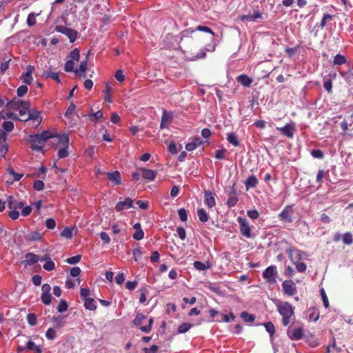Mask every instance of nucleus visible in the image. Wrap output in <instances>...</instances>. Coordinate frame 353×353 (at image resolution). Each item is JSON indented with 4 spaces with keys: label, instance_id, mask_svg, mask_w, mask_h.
<instances>
[{
    "label": "nucleus",
    "instance_id": "680f3d73",
    "mask_svg": "<svg viewBox=\"0 0 353 353\" xmlns=\"http://www.w3.org/2000/svg\"><path fill=\"white\" fill-rule=\"evenodd\" d=\"M227 150L225 149L217 150L215 152V158L217 159H225V154Z\"/></svg>",
    "mask_w": 353,
    "mask_h": 353
},
{
    "label": "nucleus",
    "instance_id": "774afa93",
    "mask_svg": "<svg viewBox=\"0 0 353 353\" xmlns=\"http://www.w3.org/2000/svg\"><path fill=\"white\" fill-rule=\"evenodd\" d=\"M159 350V347L156 345H152L150 348L143 347V351L144 353H156Z\"/></svg>",
    "mask_w": 353,
    "mask_h": 353
},
{
    "label": "nucleus",
    "instance_id": "bb28decb",
    "mask_svg": "<svg viewBox=\"0 0 353 353\" xmlns=\"http://www.w3.org/2000/svg\"><path fill=\"white\" fill-rule=\"evenodd\" d=\"M42 76L46 78H50L56 81L58 83H61V80L57 72H51L49 70L43 71Z\"/></svg>",
    "mask_w": 353,
    "mask_h": 353
},
{
    "label": "nucleus",
    "instance_id": "a211bd4d",
    "mask_svg": "<svg viewBox=\"0 0 353 353\" xmlns=\"http://www.w3.org/2000/svg\"><path fill=\"white\" fill-rule=\"evenodd\" d=\"M41 112L36 110L34 109L30 110L28 111V117L26 118H20L21 121L26 122L29 120H36L40 119L39 121V124L41 121V118L40 117Z\"/></svg>",
    "mask_w": 353,
    "mask_h": 353
},
{
    "label": "nucleus",
    "instance_id": "f257e3e1",
    "mask_svg": "<svg viewBox=\"0 0 353 353\" xmlns=\"http://www.w3.org/2000/svg\"><path fill=\"white\" fill-rule=\"evenodd\" d=\"M277 310L282 316V323L284 326H288L293 320L294 315V308L288 302H281L276 305Z\"/></svg>",
    "mask_w": 353,
    "mask_h": 353
},
{
    "label": "nucleus",
    "instance_id": "0e129e2a",
    "mask_svg": "<svg viewBox=\"0 0 353 353\" xmlns=\"http://www.w3.org/2000/svg\"><path fill=\"white\" fill-rule=\"evenodd\" d=\"M43 267L44 270L47 271H52L54 269L55 264L52 260L49 259L46 262Z\"/></svg>",
    "mask_w": 353,
    "mask_h": 353
},
{
    "label": "nucleus",
    "instance_id": "ea45409f",
    "mask_svg": "<svg viewBox=\"0 0 353 353\" xmlns=\"http://www.w3.org/2000/svg\"><path fill=\"white\" fill-rule=\"evenodd\" d=\"M241 317L247 323H252L255 320V315L250 314L247 312H243Z\"/></svg>",
    "mask_w": 353,
    "mask_h": 353
},
{
    "label": "nucleus",
    "instance_id": "a878e982",
    "mask_svg": "<svg viewBox=\"0 0 353 353\" xmlns=\"http://www.w3.org/2000/svg\"><path fill=\"white\" fill-rule=\"evenodd\" d=\"M234 185H233L232 193L230 194V196L228 199L226 203L228 206L230 208L235 206L238 202V198L236 196V190L234 189Z\"/></svg>",
    "mask_w": 353,
    "mask_h": 353
},
{
    "label": "nucleus",
    "instance_id": "79ce46f5",
    "mask_svg": "<svg viewBox=\"0 0 353 353\" xmlns=\"http://www.w3.org/2000/svg\"><path fill=\"white\" fill-rule=\"evenodd\" d=\"M8 172L13 176V180L14 181H19L23 176V174L17 173L12 168H8L7 169Z\"/></svg>",
    "mask_w": 353,
    "mask_h": 353
},
{
    "label": "nucleus",
    "instance_id": "6e6552de",
    "mask_svg": "<svg viewBox=\"0 0 353 353\" xmlns=\"http://www.w3.org/2000/svg\"><path fill=\"white\" fill-rule=\"evenodd\" d=\"M283 292L288 296H293L296 292V287L292 280H285L282 283Z\"/></svg>",
    "mask_w": 353,
    "mask_h": 353
},
{
    "label": "nucleus",
    "instance_id": "09e8293b",
    "mask_svg": "<svg viewBox=\"0 0 353 353\" xmlns=\"http://www.w3.org/2000/svg\"><path fill=\"white\" fill-rule=\"evenodd\" d=\"M27 321L31 326H34L37 324V316L34 313L28 314L27 316Z\"/></svg>",
    "mask_w": 353,
    "mask_h": 353
},
{
    "label": "nucleus",
    "instance_id": "a18cd8bd",
    "mask_svg": "<svg viewBox=\"0 0 353 353\" xmlns=\"http://www.w3.org/2000/svg\"><path fill=\"white\" fill-rule=\"evenodd\" d=\"M194 267L198 270H205L209 268L208 263H205L201 261L194 262Z\"/></svg>",
    "mask_w": 353,
    "mask_h": 353
},
{
    "label": "nucleus",
    "instance_id": "c9c22d12",
    "mask_svg": "<svg viewBox=\"0 0 353 353\" xmlns=\"http://www.w3.org/2000/svg\"><path fill=\"white\" fill-rule=\"evenodd\" d=\"M342 241L345 245H352L353 243V235L347 232L342 235Z\"/></svg>",
    "mask_w": 353,
    "mask_h": 353
},
{
    "label": "nucleus",
    "instance_id": "2eb2a0df",
    "mask_svg": "<svg viewBox=\"0 0 353 353\" xmlns=\"http://www.w3.org/2000/svg\"><path fill=\"white\" fill-rule=\"evenodd\" d=\"M39 261V256L31 252H28L25 256V259L22 261V263L25 267L30 266L37 263Z\"/></svg>",
    "mask_w": 353,
    "mask_h": 353
},
{
    "label": "nucleus",
    "instance_id": "4468645a",
    "mask_svg": "<svg viewBox=\"0 0 353 353\" xmlns=\"http://www.w3.org/2000/svg\"><path fill=\"white\" fill-rule=\"evenodd\" d=\"M133 207V200L129 197L125 198L124 201L118 202L115 205V210L117 212H121L125 209L131 208Z\"/></svg>",
    "mask_w": 353,
    "mask_h": 353
},
{
    "label": "nucleus",
    "instance_id": "f3484780",
    "mask_svg": "<svg viewBox=\"0 0 353 353\" xmlns=\"http://www.w3.org/2000/svg\"><path fill=\"white\" fill-rule=\"evenodd\" d=\"M34 70V66L31 65H28L26 72L23 74L20 77L21 80L26 84H30L33 80L32 74Z\"/></svg>",
    "mask_w": 353,
    "mask_h": 353
},
{
    "label": "nucleus",
    "instance_id": "cd10ccee",
    "mask_svg": "<svg viewBox=\"0 0 353 353\" xmlns=\"http://www.w3.org/2000/svg\"><path fill=\"white\" fill-rule=\"evenodd\" d=\"M83 301H84V306L87 310L93 311L97 309L96 302L94 301V299L88 298V299L83 300Z\"/></svg>",
    "mask_w": 353,
    "mask_h": 353
},
{
    "label": "nucleus",
    "instance_id": "e433bc0d",
    "mask_svg": "<svg viewBox=\"0 0 353 353\" xmlns=\"http://www.w3.org/2000/svg\"><path fill=\"white\" fill-rule=\"evenodd\" d=\"M146 319V316L142 313H137L135 318L133 320V323L136 326H140L143 321Z\"/></svg>",
    "mask_w": 353,
    "mask_h": 353
},
{
    "label": "nucleus",
    "instance_id": "58836bf2",
    "mask_svg": "<svg viewBox=\"0 0 353 353\" xmlns=\"http://www.w3.org/2000/svg\"><path fill=\"white\" fill-rule=\"evenodd\" d=\"M208 289L215 294L223 296L224 294L223 291L215 283H210L208 286Z\"/></svg>",
    "mask_w": 353,
    "mask_h": 353
},
{
    "label": "nucleus",
    "instance_id": "0eeeda50",
    "mask_svg": "<svg viewBox=\"0 0 353 353\" xmlns=\"http://www.w3.org/2000/svg\"><path fill=\"white\" fill-rule=\"evenodd\" d=\"M55 30L57 32L66 35L69 38L70 43H73L76 40L78 34L76 30L63 26H57Z\"/></svg>",
    "mask_w": 353,
    "mask_h": 353
},
{
    "label": "nucleus",
    "instance_id": "4d7b16f0",
    "mask_svg": "<svg viewBox=\"0 0 353 353\" xmlns=\"http://www.w3.org/2000/svg\"><path fill=\"white\" fill-rule=\"evenodd\" d=\"M178 214L181 221L185 222L188 219L187 211L184 208H180L178 210Z\"/></svg>",
    "mask_w": 353,
    "mask_h": 353
},
{
    "label": "nucleus",
    "instance_id": "49530a36",
    "mask_svg": "<svg viewBox=\"0 0 353 353\" xmlns=\"http://www.w3.org/2000/svg\"><path fill=\"white\" fill-rule=\"evenodd\" d=\"M41 299L44 304L50 305L52 300V296L50 293H41Z\"/></svg>",
    "mask_w": 353,
    "mask_h": 353
},
{
    "label": "nucleus",
    "instance_id": "393cba45",
    "mask_svg": "<svg viewBox=\"0 0 353 353\" xmlns=\"http://www.w3.org/2000/svg\"><path fill=\"white\" fill-rule=\"evenodd\" d=\"M259 183L257 178L254 175L250 176L245 182L246 190L256 187Z\"/></svg>",
    "mask_w": 353,
    "mask_h": 353
},
{
    "label": "nucleus",
    "instance_id": "f8f14e48",
    "mask_svg": "<svg viewBox=\"0 0 353 353\" xmlns=\"http://www.w3.org/2000/svg\"><path fill=\"white\" fill-rule=\"evenodd\" d=\"M204 203L209 208H212L216 205L215 194L210 190L204 192Z\"/></svg>",
    "mask_w": 353,
    "mask_h": 353
},
{
    "label": "nucleus",
    "instance_id": "4be33fe9",
    "mask_svg": "<svg viewBox=\"0 0 353 353\" xmlns=\"http://www.w3.org/2000/svg\"><path fill=\"white\" fill-rule=\"evenodd\" d=\"M172 118L173 117L171 112L163 110L161 121V128H167L168 125L172 122Z\"/></svg>",
    "mask_w": 353,
    "mask_h": 353
},
{
    "label": "nucleus",
    "instance_id": "c85d7f7f",
    "mask_svg": "<svg viewBox=\"0 0 353 353\" xmlns=\"http://www.w3.org/2000/svg\"><path fill=\"white\" fill-rule=\"evenodd\" d=\"M26 348L28 350L33 351L34 353H42V350L40 346L37 345L32 341H28Z\"/></svg>",
    "mask_w": 353,
    "mask_h": 353
},
{
    "label": "nucleus",
    "instance_id": "423d86ee",
    "mask_svg": "<svg viewBox=\"0 0 353 353\" xmlns=\"http://www.w3.org/2000/svg\"><path fill=\"white\" fill-rule=\"evenodd\" d=\"M7 107L9 109H12L15 110H17L20 108H23V109H30V103L29 101H23L14 98L13 100L8 103Z\"/></svg>",
    "mask_w": 353,
    "mask_h": 353
},
{
    "label": "nucleus",
    "instance_id": "412c9836",
    "mask_svg": "<svg viewBox=\"0 0 353 353\" xmlns=\"http://www.w3.org/2000/svg\"><path fill=\"white\" fill-rule=\"evenodd\" d=\"M6 136L7 134L4 131L0 132V154L3 157L8 149L6 144Z\"/></svg>",
    "mask_w": 353,
    "mask_h": 353
},
{
    "label": "nucleus",
    "instance_id": "ddd939ff",
    "mask_svg": "<svg viewBox=\"0 0 353 353\" xmlns=\"http://www.w3.org/2000/svg\"><path fill=\"white\" fill-rule=\"evenodd\" d=\"M53 144L59 145L60 146H69V137L67 134L53 135Z\"/></svg>",
    "mask_w": 353,
    "mask_h": 353
},
{
    "label": "nucleus",
    "instance_id": "473e14b6",
    "mask_svg": "<svg viewBox=\"0 0 353 353\" xmlns=\"http://www.w3.org/2000/svg\"><path fill=\"white\" fill-rule=\"evenodd\" d=\"M227 140L230 143L232 144L235 147L239 145L238 137L234 133L228 134L227 137Z\"/></svg>",
    "mask_w": 353,
    "mask_h": 353
},
{
    "label": "nucleus",
    "instance_id": "de8ad7c7",
    "mask_svg": "<svg viewBox=\"0 0 353 353\" xmlns=\"http://www.w3.org/2000/svg\"><path fill=\"white\" fill-rule=\"evenodd\" d=\"M68 146H63L58 152V157L59 159H63L69 155L68 152Z\"/></svg>",
    "mask_w": 353,
    "mask_h": 353
},
{
    "label": "nucleus",
    "instance_id": "9d476101",
    "mask_svg": "<svg viewBox=\"0 0 353 353\" xmlns=\"http://www.w3.org/2000/svg\"><path fill=\"white\" fill-rule=\"evenodd\" d=\"M293 214V210L291 206H285L283 210L279 213V218L281 221L292 223V215Z\"/></svg>",
    "mask_w": 353,
    "mask_h": 353
},
{
    "label": "nucleus",
    "instance_id": "8fccbe9b",
    "mask_svg": "<svg viewBox=\"0 0 353 353\" xmlns=\"http://www.w3.org/2000/svg\"><path fill=\"white\" fill-rule=\"evenodd\" d=\"M42 236H43L40 232L35 231V232H31L29 234L28 239L30 241H37V240H41L42 239Z\"/></svg>",
    "mask_w": 353,
    "mask_h": 353
},
{
    "label": "nucleus",
    "instance_id": "9b49d317",
    "mask_svg": "<svg viewBox=\"0 0 353 353\" xmlns=\"http://www.w3.org/2000/svg\"><path fill=\"white\" fill-rule=\"evenodd\" d=\"M347 69L346 71L340 72V74L344 78L345 82L350 85H353V67L349 63H347Z\"/></svg>",
    "mask_w": 353,
    "mask_h": 353
},
{
    "label": "nucleus",
    "instance_id": "1a4fd4ad",
    "mask_svg": "<svg viewBox=\"0 0 353 353\" xmlns=\"http://www.w3.org/2000/svg\"><path fill=\"white\" fill-rule=\"evenodd\" d=\"M276 130L288 138L292 139L295 131V124L293 122L286 124L283 127H276Z\"/></svg>",
    "mask_w": 353,
    "mask_h": 353
},
{
    "label": "nucleus",
    "instance_id": "2f4dec72",
    "mask_svg": "<svg viewBox=\"0 0 353 353\" xmlns=\"http://www.w3.org/2000/svg\"><path fill=\"white\" fill-rule=\"evenodd\" d=\"M347 63L346 57L341 54H337L334 57V65H342Z\"/></svg>",
    "mask_w": 353,
    "mask_h": 353
},
{
    "label": "nucleus",
    "instance_id": "20e7f679",
    "mask_svg": "<svg viewBox=\"0 0 353 353\" xmlns=\"http://www.w3.org/2000/svg\"><path fill=\"white\" fill-rule=\"evenodd\" d=\"M278 275L276 267L275 265L268 266L262 273L263 278L267 281L269 284H275L276 278Z\"/></svg>",
    "mask_w": 353,
    "mask_h": 353
},
{
    "label": "nucleus",
    "instance_id": "dca6fc26",
    "mask_svg": "<svg viewBox=\"0 0 353 353\" xmlns=\"http://www.w3.org/2000/svg\"><path fill=\"white\" fill-rule=\"evenodd\" d=\"M288 335L292 340H299L303 337V329L301 327L295 329H289L288 330Z\"/></svg>",
    "mask_w": 353,
    "mask_h": 353
},
{
    "label": "nucleus",
    "instance_id": "864d4df0",
    "mask_svg": "<svg viewBox=\"0 0 353 353\" xmlns=\"http://www.w3.org/2000/svg\"><path fill=\"white\" fill-rule=\"evenodd\" d=\"M266 331L272 336L275 332L274 325L272 322H268L264 324Z\"/></svg>",
    "mask_w": 353,
    "mask_h": 353
},
{
    "label": "nucleus",
    "instance_id": "603ef678",
    "mask_svg": "<svg viewBox=\"0 0 353 353\" xmlns=\"http://www.w3.org/2000/svg\"><path fill=\"white\" fill-rule=\"evenodd\" d=\"M320 292H321V298H322V300H323V305L325 306V308H327L329 307V300H328V298L326 295V293H325V291L323 288H321V290H320Z\"/></svg>",
    "mask_w": 353,
    "mask_h": 353
},
{
    "label": "nucleus",
    "instance_id": "338daca9",
    "mask_svg": "<svg viewBox=\"0 0 353 353\" xmlns=\"http://www.w3.org/2000/svg\"><path fill=\"white\" fill-rule=\"evenodd\" d=\"M4 130L11 132L14 128V123L12 121H4L2 124Z\"/></svg>",
    "mask_w": 353,
    "mask_h": 353
},
{
    "label": "nucleus",
    "instance_id": "5701e85b",
    "mask_svg": "<svg viewBox=\"0 0 353 353\" xmlns=\"http://www.w3.org/2000/svg\"><path fill=\"white\" fill-rule=\"evenodd\" d=\"M88 68V61L87 60L82 61L79 65V68H77L74 70V73L76 75H79L80 77H82L85 78L86 77L85 75V71Z\"/></svg>",
    "mask_w": 353,
    "mask_h": 353
},
{
    "label": "nucleus",
    "instance_id": "5fc2aeb1",
    "mask_svg": "<svg viewBox=\"0 0 353 353\" xmlns=\"http://www.w3.org/2000/svg\"><path fill=\"white\" fill-rule=\"evenodd\" d=\"M68 310V303L65 300H61L58 307L57 310L59 312H63Z\"/></svg>",
    "mask_w": 353,
    "mask_h": 353
},
{
    "label": "nucleus",
    "instance_id": "aec40b11",
    "mask_svg": "<svg viewBox=\"0 0 353 353\" xmlns=\"http://www.w3.org/2000/svg\"><path fill=\"white\" fill-rule=\"evenodd\" d=\"M139 170L141 172L142 177L150 181H153L157 174V172L152 170L146 168H139Z\"/></svg>",
    "mask_w": 353,
    "mask_h": 353
},
{
    "label": "nucleus",
    "instance_id": "7c9ffc66",
    "mask_svg": "<svg viewBox=\"0 0 353 353\" xmlns=\"http://www.w3.org/2000/svg\"><path fill=\"white\" fill-rule=\"evenodd\" d=\"M197 215L199 221L202 223H205L209 219L208 214L203 208L197 210Z\"/></svg>",
    "mask_w": 353,
    "mask_h": 353
},
{
    "label": "nucleus",
    "instance_id": "72a5a7b5",
    "mask_svg": "<svg viewBox=\"0 0 353 353\" xmlns=\"http://www.w3.org/2000/svg\"><path fill=\"white\" fill-rule=\"evenodd\" d=\"M193 327V325L189 323H183L181 324L177 330L179 334H183L187 332L191 327Z\"/></svg>",
    "mask_w": 353,
    "mask_h": 353
},
{
    "label": "nucleus",
    "instance_id": "c756f323",
    "mask_svg": "<svg viewBox=\"0 0 353 353\" xmlns=\"http://www.w3.org/2000/svg\"><path fill=\"white\" fill-rule=\"evenodd\" d=\"M335 17L334 14H330L328 13L324 14L323 16V18L319 23V27L321 30H323L325 26H326L327 23L333 19Z\"/></svg>",
    "mask_w": 353,
    "mask_h": 353
},
{
    "label": "nucleus",
    "instance_id": "bf43d9fd",
    "mask_svg": "<svg viewBox=\"0 0 353 353\" xmlns=\"http://www.w3.org/2000/svg\"><path fill=\"white\" fill-rule=\"evenodd\" d=\"M60 235L61 236L65 237L67 239H72V229L69 228H65L63 231L61 232Z\"/></svg>",
    "mask_w": 353,
    "mask_h": 353
},
{
    "label": "nucleus",
    "instance_id": "37998d69",
    "mask_svg": "<svg viewBox=\"0 0 353 353\" xmlns=\"http://www.w3.org/2000/svg\"><path fill=\"white\" fill-rule=\"evenodd\" d=\"M68 57L71 59L70 60L78 61L80 59V52L78 48H74L72 50Z\"/></svg>",
    "mask_w": 353,
    "mask_h": 353
},
{
    "label": "nucleus",
    "instance_id": "6ab92c4d",
    "mask_svg": "<svg viewBox=\"0 0 353 353\" xmlns=\"http://www.w3.org/2000/svg\"><path fill=\"white\" fill-rule=\"evenodd\" d=\"M103 174L107 176L113 185H120L121 183V175L119 171L104 172Z\"/></svg>",
    "mask_w": 353,
    "mask_h": 353
},
{
    "label": "nucleus",
    "instance_id": "6e6d98bb",
    "mask_svg": "<svg viewBox=\"0 0 353 353\" xmlns=\"http://www.w3.org/2000/svg\"><path fill=\"white\" fill-rule=\"evenodd\" d=\"M311 154L313 157L322 159L324 157L323 152L319 149L312 150Z\"/></svg>",
    "mask_w": 353,
    "mask_h": 353
},
{
    "label": "nucleus",
    "instance_id": "39448f33",
    "mask_svg": "<svg viewBox=\"0 0 353 353\" xmlns=\"http://www.w3.org/2000/svg\"><path fill=\"white\" fill-rule=\"evenodd\" d=\"M237 221L239 224V229L241 234L247 239H250L254 237V235L252 234L251 232V227L250 225L249 222L247 221L246 219L239 216L237 218Z\"/></svg>",
    "mask_w": 353,
    "mask_h": 353
},
{
    "label": "nucleus",
    "instance_id": "69168bd1",
    "mask_svg": "<svg viewBox=\"0 0 353 353\" xmlns=\"http://www.w3.org/2000/svg\"><path fill=\"white\" fill-rule=\"evenodd\" d=\"M33 188L37 191H41L44 188V183L41 180H37L33 183Z\"/></svg>",
    "mask_w": 353,
    "mask_h": 353
},
{
    "label": "nucleus",
    "instance_id": "a19ab883",
    "mask_svg": "<svg viewBox=\"0 0 353 353\" xmlns=\"http://www.w3.org/2000/svg\"><path fill=\"white\" fill-rule=\"evenodd\" d=\"M75 109H76V106L74 104V103L72 102L70 104L69 107L68 108V109L65 113V117L68 119H70L71 117L74 114Z\"/></svg>",
    "mask_w": 353,
    "mask_h": 353
},
{
    "label": "nucleus",
    "instance_id": "b1692460",
    "mask_svg": "<svg viewBox=\"0 0 353 353\" xmlns=\"http://www.w3.org/2000/svg\"><path fill=\"white\" fill-rule=\"evenodd\" d=\"M236 81L245 87H250L253 82V79L245 74L237 77Z\"/></svg>",
    "mask_w": 353,
    "mask_h": 353
},
{
    "label": "nucleus",
    "instance_id": "3c124183",
    "mask_svg": "<svg viewBox=\"0 0 353 353\" xmlns=\"http://www.w3.org/2000/svg\"><path fill=\"white\" fill-rule=\"evenodd\" d=\"M153 324V319L150 318L148 321V325L145 326H141L140 330L145 333H149L152 330V325Z\"/></svg>",
    "mask_w": 353,
    "mask_h": 353
},
{
    "label": "nucleus",
    "instance_id": "f704fd0d",
    "mask_svg": "<svg viewBox=\"0 0 353 353\" xmlns=\"http://www.w3.org/2000/svg\"><path fill=\"white\" fill-rule=\"evenodd\" d=\"M195 32L196 30L193 28H188L183 30L181 32V41H183L185 38H192V34Z\"/></svg>",
    "mask_w": 353,
    "mask_h": 353
},
{
    "label": "nucleus",
    "instance_id": "4c0bfd02",
    "mask_svg": "<svg viewBox=\"0 0 353 353\" xmlns=\"http://www.w3.org/2000/svg\"><path fill=\"white\" fill-rule=\"evenodd\" d=\"M323 87L327 90V92L328 93H332V81L331 78L324 77Z\"/></svg>",
    "mask_w": 353,
    "mask_h": 353
},
{
    "label": "nucleus",
    "instance_id": "e2e57ef3",
    "mask_svg": "<svg viewBox=\"0 0 353 353\" xmlns=\"http://www.w3.org/2000/svg\"><path fill=\"white\" fill-rule=\"evenodd\" d=\"M46 336L48 340H53L56 337V332L55 330L50 327L48 328V330L46 332Z\"/></svg>",
    "mask_w": 353,
    "mask_h": 353
},
{
    "label": "nucleus",
    "instance_id": "13d9d810",
    "mask_svg": "<svg viewBox=\"0 0 353 353\" xmlns=\"http://www.w3.org/2000/svg\"><path fill=\"white\" fill-rule=\"evenodd\" d=\"M28 88L27 85H21L17 88V93L19 97L24 96L28 92Z\"/></svg>",
    "mask_w": 353,
    "mask_h": 353
},
{
    "label": "nucleus",
    "instance_id": "c03bdc74",
    "mask_svg": "<svg viewBox=\"0 0 353 353\" xmlns=\"http://www.w3.org/2000/svg\"><path fill=\"white\" fill-rule=\"evenodd\" d=\"M74 65H75V63L74 61L68 60L66 61V63H65L64 70L66 72H74V70H74Z\"/></svg>",
    "mask_w": 353,
    "mask_h": 353
},
{
    "label": "nucleus",
    "instance_id": "052dcab7",
    "mask_svg": "<svg viewBox=\"0 0 353 353\" xmlns=\"http://www.w3.org/2000/svg\"><path fill=\"white\" fill-rule=\"evenodd\" d=\"M299 46H296L294 48H286L285 51L289 58H292L295 53L298 51Z\"/></svg>",
    "mask_w": 353,
    "mask_h": 353
},
{
    "label": "nucleus",
    "instance_id": "f03ea898",
    "mask_svg": "<svg viewBox=\"0 0 353 353\" xmlns=\"http://www.w3.org/2000/svg\"><path fill=\"white\" fill-rule=\"evenodd\" d=\"M53 134L51 132L46 130L40 134L31 135L30 141L32 143V149L33 150L40 151L43 148V144L49 139H52Z\"/></svg>",
    "mask_w": 353,
    "mask_h": 353
},
{
    "label": "nucleus",
    "instance_id": "7ed1b4c3",
    "mask_svg": "<svg viewBox=\"0 0 353 353\" xmlns=\"http://www.w3.org/2000/svg\"><path fill=\"white\" fill-rule=\"evenodd\" d=\"M6 203H8V208L10 210L8 212V216L12 220L17 219L19 216L18 209L23 207V202L17 201L14 197L10 195L7 197Z\"/></svg>",
    "mask_w": 353,
    "mask_h": 353
}]
</instances>
